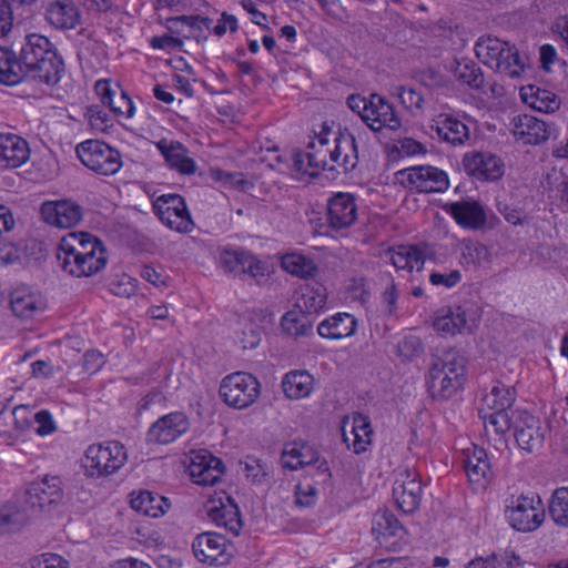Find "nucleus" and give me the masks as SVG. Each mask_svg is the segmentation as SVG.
I'll return each mask as SVG.
<instances>
[{"instance_id": "f257e3e1", "label": "nucleus", "mask_w": 568, "mask_h": 568, "mask_svg": "<svg viewBox=\"0 0 568 568\" xmlns=\"http://www.w3.org/2000/svg\"><path fill=\"white\" fill-rule=\"evenodd\" d=\"M57 258L63 271L77 277L100 272L108 261L102 242L83 232L63 236L57 248Z\"/></svg>"}, {"instance_id": "f03ea898", "label": "nucleus", "mask_w": 568, "mask_h": 568, "mask_svg": "<svg viewBox=\"0 0 568 568\" xmlns=\"http://www.w3.org/2000/svg\"><path fill=\"white\" fill-rule=\"evenodd\" d=\"M18 60L24 79L29 78L48 85L57 84L64 72L63 60L54 45L41 34L32 33L24 38Z\"/></svg>"}, {"instance_id": "7ed1b4c3", "label": "nucleus", "mask_w": 568, "mask_h": 568, "mask_svg": "<svg viewBox=\"0 0 568 568\" xmlns=\"http://www.w3.org/2000/svg\"><path fill=\"white\" fill-rule=\"evenodd\" d=\"M428 387L434 397L450 398L465 381V358L454 348L432 355Z\"/></svg>"}, {"instance_id": "20e7f679", "label": "nucleus", "mask_w": 568, "mask_h": 568, "mask_svg": "<svg viewBox=\"0 0 568 568\" xmlns=\"http://www.w3.org/2000/svg\"><path fill=\"white\" fill-rule=\"evenodd\" d=\"M477 58L491 70L510 78L524 71L517 49L498 38H480L475 47Z\"/></svg>"}, {"instance_id": "39448f33", "label": "nucleus", "mask_w": 568, "mask_h": 568, "mask_svg": "<svg viewBox=\"0 0 568 568\" xmlns=\"http://www.w3.org/2000/svg\"><path fill=\"white\" fill-rule=\"evenodd\" d=\"M126 458L125 447L120 442L92 444L85 450L83 467L88 476L100 478L118 471Z\"/></svg>"}, {"instance_id": "423d86ee", "label": "nucleus", "mask_w": 568, "mask_h": 568, "mask_svg": "<svg viewBox=\"0 0 568 568\" xmlns=\"http://www.w3.org/2000/svg\"><path fill=\"white\" fill-rule=\"evenodd\" d=\"M219 393L227 406L235 409H245L260 397L261 383L251 373L234 372L222 379Z\"/></svg>"}, {"instance_id": "0eeeda50", "label": "nucleus", "mask_w": 568, "mask_h": 568, "mask_svg": "<svg viewBox=\"0 0 568 568\" xmlns=\"http://www.w3.org/2000/svg\"><path fill=\"white\" fill-rule=\"evenodd\" d=\"M75 152L83 165L101 175H113L123 164L119 151L100 140H87Z\"/></svg>"}, {"instance_id": "6e6552de", "label": "nucleus", "mask_w": 568, "mask_h": 568, "mask_svg": "<svg viewBox=\"0 0 568 568\" xmlns=\"http://www.w3.org/2000/svg\"><path fill=\"white\" fill-rule=\"evenodd\" d=\"M332 149L327 133L317 135L308 143L305 152L294 153L293 169L312 178L318 175L323 170H336V165L332 161Z\"/></svg>"}, {"instance_id": "1a4fd4ad", "label": "nucleus", "mask_w": 568, "mask_h": 568, "mask_svg": "<svg viewBox=\"0 0 568 568\" xmlns=\"http://www.w3.org/2000/svg\"><path fill=\"white\" fill-rule=\"evenodd\" d=\"M399 183L419 193H440L448 189L449 180L445 171L432 165H416L396 173Z\"/></svg>"}, {"instance_id": "9d476101", "label": "nucleus", "mask_w": 568, "mask_h": 568, "mask_svg": "<svg viewBox=\"0 0 568 568\" xmlns=\"http://www.w3.org/2000/svg\"><path fill=\"white\" fill-rule=\"evenodd\" d=\"M505 514L509 525L521 532L536 530L545 519L540 499L524 495L513 498Z\"/></svg>"}, {"instance_id": "9b49d317", "label": "nucleus", "mask_w": 568, "mask_h": 568, "mask_svg": "<svg viewBox=\"0 0 568 568\" xmlns=\"http://www.w3.org/2000/svg\"><path fill=\"white\" fill-rule=\"evenodd\" d=\"M153 211L161 222L179 233H190L194 223L184 199L179 194H163L153 202Z\"/></svg>"}, {"instance_id": "f8f14e48", "label": "nucleus", "mask_w": 568, "mask_h": 568, "mask_svg": "<svg viewBox=\"0 0 568 568\" xmlns=\"http://www.w3.org/2000/svg\"><path fill=\"white\" fill-rule=\"evenodd\" d=\"M63 487L59 476L45 475L43 478L30 483L24 493V503L34 510H43L47 506L62 500Z\"/></svg>"}, {"instance_id": "ddd939ff", "label": "nucleus", "mask_w": 568, "mask_h": 568, "mask_svg": "<svg viewBox=\"0 0 568 568\" xmlns=\"http://www.w3.org/2000/svg\"><path fill=\"white\" fill-rule=\"evenodd\" d=\"M222 264L226 272L234 275H248L257 284L264 283L268 277L267 266L254 255L243 250H225Z\"/></svg>"}, {"instance_id": "4468645a", "label": "nucleus", "mask_w": 568, "mask_h": 568, "mask_svg": "<svg viewBox=\"0 0 568 568\" xmlns=\"http://www.w3.org/2000/svg\"><path fill=\"white\" fill-rule=\"evenodd\" d=\"M476 326L474 312L464 306H454L437 311L433 320V327L443 335H456L471 332Z\"/></svg>"}, {"instance_id": "2eb2a0df", "label": "nucleus", "mask_w": 568, "mask_h": 568, "mask_svg": "<svg viewBox=\"0 0 568 568\" xmlns=\"http://www.w3.org/2000/svg\"><path fill=\"white\" fill-rule=\"evenodd\" d=\"M230 546L224 536L215 532L201 534L192 544L195 558L209 565L226 564L231 557Z\"/></svg>"}, {"instance_id": "dca6fc26", "label": "nucleus", "mask_w": 568, "mask_h": 568, "mask_svg": "<svg viewBox=\"0 0 568 568\" xmlns=\"http://www.w3.org/2000/svg\"><path fill=\"white\" fill-rule=\"evenodd\" d=\"M189 473L197 485L213 486L224 474L222 460L207 450L193 452L189 465Z\"/></svg>"}, {"instance_id": "f3484780", "label": "nucleus", "mask_w": 568, "mask_h": 568, "mask_svg": "<svg viewBox=\"0 0 568 568\" xmlns=\"http://www.w3.org/2000/svg\"><path fill=\"white\" fill-rule=\"evenodd\" d=\"M190 428V422L185 414L175 412L162 416L153 423L148 432V442L160 445L173 443Z\"/></svg>"}, {"instance_id": "a211bd4d", "label": "nucleus", "mask_w": 568, "mask_h": 568, "mask_svg": "<svg viewBox=\"0 0 568 568\" xmlns=\"http://www.w3.org/2000/svg\"><path fill=\"white\" fill-rule=\"evenodd\" d=\"M40 213L45 223L59 229H71L83 217L82 207L70 200L44 202Z\"/></svg>"}, {"instance_id": "6ab92c4d", "label": "nucleus", "mask_w": 568, "mask_h": 568, "mask_svg": "<svg viewBox=\"0 0 568 568\" xmlns=\"http://www.w3.org/2000/svg\"><path fill=\"white\" fill-rule=\"evenodd\" d=\"M548 430V425L538 417L523 413L515 426V438L521 449L532 453L542 447Z\"/></svg>"}, {"instance_id": "aec40b11", "label": "nucleus", "mask_w": 568, "mask_h": 568, "mask_svg": "<svg viewBox=\"0 0 568 568\" xmlns=\"http://www.w3.org/2000/svg\"><path fill=\"white\" fill-rule=\"evenodd\" d=\"M463 165L467 174L480 181H495L504 174L503 161L489 152H467L463 158Z\"/></svg>"}, {"instance_id": "412c9836", "label": "nucleus", "mask_w": 568, "mask_h": 568, "mask_svg": "<svg viewBox=\"0 0 568 568\" xmlns=\"http://www.w3.org/2000/svg\"><path fill=\"white\" fill-rule=\"evenodd\" d=\"M393 496L397 507L405 514L415 511L422 498V485L414 470L399 474L393 487Z\"/></svg>"}, {"instance_id": "4be33fe9", "label": "nucleus", "mask_w": 568, "mask_h": 568, "mask_svg": "<svg viewBox=\"0 0 568 568\" xmlns=\"http://www.w3.org/2000/svg\"><path fill=\"white\" fill-rule=\"evenodd\" d=\"M206 514L216 526L225 528L234 536L240 534L242 528L240 510L231 497L210 499L206 504Z\"/></svg>"}, {"instance_id": "5701e85b", "label": "nucleus", "mask_w": 568, "mask_h": 568, "mask_svg": "<svg viewBox=\"0 0 568 568\" xmlns=\"http://www.w3.org/2000/svg\"><path fill=\"white\" fill-rule=\"evenodd\" d=\"M332 146V161L336 165V171L348 173L357 166L358 151L356 140L348 130L335 134Z\"/></svg>"}, {"instance_id": "b1692460", "label": "nucleus", "mask_w": 568, "mask_h": 568, "mask_svg": "<svg viewBox=\"0 0 568 568\" xmlns=\"http://www.w3.org/2000/svg\"><path fill=\"white\" fill-rule=\"evenodd\" d=\"M357 219L355 197L348 193L334 195L327 207V222L334 230L349 227Z\"/></svg>"}, {"instance_id": "393cba45", "label": "nucleus", "mask_w": 568, "mask_h": 568, "mask_svg": "<svg viewBox=\"0 0 568 568\" xmlns=\"http://www.w3.org/2000/svg\"><path fill=\"white\" fill-rule=\"evenodd\" d=\"M10 305L18 317L29 320L42 314L47 302L40 292L29 286H21L11 293Z\"/></svg>"}, {"instance_id": "a878e982", "label": "nucleus", "mask_w": 568, "mask_h": 568, "mask_svg": "<svg viewBox=\"0 0 568 568\" xmlns=\"http://www.w3.org/2000/svg\"><path fill=\"white\" fill-rule=\"evenodd\" d=\"M430 130L438 139L454 146L464 145L470 139L468 126L450 114H438L432 120Z\"/></svg>"}, {"instance_id": "bb28decb", "label": "nucleus", "mask_w": 568, "mask_h": 568, "mask_svg": "<svg viewBox=\"0 0 568 568\" xmlns=\"http://www.w3.org/2000/svg\"><path fill=\"white\" fill-rule=\"evenodd\" d=\"M47 22L58 30H72L81 23V12L72 0H53L44 10Z\"/></svg>"}, {"instance_id": "cd10ccee", "label": "nucleus", "mask_w": 568, "mask_h": 568, "mask_svg": "<svg viewBox=\"0 0 568 568\" xmlns=\"http://www.w3.org/2000/svg\"><path fill=\"white\" fill-rule=\"evenodd\" d=\"M372 426L368 417L362 414H354L351 420H344L342 426L343 442L347 447H353L356 454L366 450L372 442Z\"/></svg>"}, {"instance_id": "c85d7f7f", "label": "nucleus", "mask_w": 568, "mask_h": 568, "mask_svg": "<svg viewBox=\"0 0 568 568\" xmlns=\"http://www.w3.org/2000/svg\"><path fill=\"white\" fill-rule=\"evenodd\" d=\"M30 158L28 142L13 133H0V168L16 169Z\"/></svg>"}, {"instance_id": "c756f323", "label": "nucleus", "mask_w": 568, "mask_h": 568, "mask_svg": "<svg viewBox=\"0 0 568 568\" xmlns=\"http://www.w3.org/2000/svg\"><path fill=\"white\" fill-rule=\"evenodd\" d=\"M515 138L524 144H540L548 140L550 132L547 123L530 114H519L513 119Z\"/></svg>"}, {"instance_id": "7c9ffc66", "label": "nucleus", "mask_w": 568, "mask_h": 568, "mask_svg": "<svg viewBox=\"0 0 568 568\" xmlns=\"http://www.w3.org/2000/svg\"><path fill=\"white\" fill-rule=\"evenodd\" d=\"M464 468L471 484L485 487L491 475V467L486 450L473 445L464 452Z\"/></svg>"}, {"instance_id": "2f4dec72", "label": "nucleus", "mask_w": 568, "mask_h": 568, "mask_svg": "<svg viewBox=\"0 0 568 568\" xmlns=\"http://www.w3.org/2000/svg\"><path fill=\"white\" fill-rule=\"evenodd\" d=\"M447 212L459 225L467 229H480L487 221L484 206L476 201H458L450 203L447 207Z\"/></svg>"}, {"instance_id": "473e14b6", "label": "nucleus", "mask_w": 568, "mask_h": 568, "mask_svg": "<svg viewBox=\"0 0 568 568\" xmlns=\"http://www.w3.org/2000/svg\"><path fill=\"white\" fill-rule=\"evenodd\" d=\"M357 320L349 313H337L317 326L318 335L328 339H342L356 333Z\"/></svg>"}, {"instance_id": "72a5a7b5", "label": "nucleus", "mask_w": 568, "mask_h": 568, "mask_svg": "<svg viewBox=\"0 0 568 568\" xmlns=\"http://www.w3.org/2000/svg\"><path fill=\"white\" fill-rule=\"evenodd\" d=\"M156 148L165 158L168 165L182 174H193L196 170L195 162L187 155V150L180 142L161 140Z\"/></svg>"}, {"instance_id": "f704fd0d", "label": "nucleus", "mask_w": 568, "mask_h": 568, "mask_svg": "<svg viewBox=\"0 0 568 568\" xmlns=\"http://www.w3.org/2000/svg\"><path fill=\"white\" fill-rule=\"evenodd\" d=\"M130 503L133 510L152 518L163 516L170 508V503L165 497L148 490L133 496Z\"/></svg>"}, {"instance_id": "c9c22d12", "label": "nucleus", "mask_w": 568, "mask_h": 568, "mask_svg": "<svg viewBox=\"0 0 568 568\" xmlns=\"http://www.w3.org/2000/svg\"><path fill=\"white\" fill-rule=\"evenodd\" d=\"M516 399L515 388L501 383H496L489 393L481 399V407L485 412L510 410Z\"/></svg>"}, {"instance_id": "e433bc0d", "label": "nucleus", "mask_w": 568, "mask_h": 568, "mask_svg": "<svg viewBox=\"0 0 568 568\" xmlns=\"http://www.w3.org/2000/svg\"><path fill=\"white\" fill-rule=\"evenodd\" d=\"M172 23L183 37L200 42L206 39V32L211 29L213 20L201 16H181L172 19Z\"/></svg>"}, {"instance_id": "4c0bfd02", "label": "nucleus", "mask_w": 568, "mask_h": 568, "mask_svg": "<svg viewBox=\"0 0 568 568\" xmlns=\"http://www.w3.org/2000/svg\"><path fill=\"white\" fill-rule=\"evenodd\" d=\"M282 387L288 398H305L310 396L313 390L314 378L306 371H293L284 376Z\"/></svg>"}, {"instance_id": "58836bf2", "label": "nucleus", "mask_w": 568, "mask_h": 568, "mask_svg": "<svg viewBox=\"0 0 568 568\" xmlns=\"http://www.w3.org/2000/svg\"><path fill=\"white\" fill-rule=\"evenodd\" d=\"M389 258L392 264L397 270H406L412 272L413 270H422L425 255L422 250L410 245H399L388 250Z\"/></svg>"}, {"instance_id": "ea45409f", "label": "nucleus", "mask_w": 568, "mask_h": 568, "mask_svg": "<svg viewBox=\"0 0 568 568\" xmlns=\"http://www.w3.org/2000/svg\"><path fill=\"white\" fill-rule=\"evenodd\" d=\"M325 288L304 286L300 290L294 307L308 316L318 313L326 304Z\"/></svg>"}, {"instance_id": "a19ab883", "label": "nucleus", "mask_w": 568, "mask_h": 568, "mask_svg": "<svg viewBox=\"0 0 568 568\" xmlns=\"http://www.w3.org/2000/svg\"><path fill=\"white\" fill-rule=\"evenodd\" d=\"M24 80V73L16 53L0 47V83L16 85Z\"/></svg>"}, {"instance_id": "79ce46f5", "label": "nucleus", "mask_w": 568, "mask_h": 568, "mask_svg": "<svg viewBox=\"0 0 568 568\" xmlns=\"http://www.w3.org/2000/svg\"><path fill=\"white\" fill-rule=\"evenodd\" d=\"M283 329L292 336H305L312 332L313 320L307 314L295 308L282 317Z\"/></svg>"}, {"instance_id": "37998d69", "label": "nucleus", "mask_w": 568, "mask_h": 568, "mask_svg": "<svg viewBox=\"0 0 568 568\" xmlns=\"http://www.w3.org/2000/svg\"><path fill=\"white\" fill-rule=\"evenodd\" d=\"M282 267L287 273L302 278L314 277L317 273V267L312 260L295 253L283 256Z\"/></svg>"}, {"instance_id": "c03bdc74", "label": "nucleus", "mask_w": 568, "mask_h": 568, "mask_svg": "<svg viewBox=\"0 0 568 568\" xmlns=\"http://www.w3.org/2000/svg\"><path fill=\"white\" fill-rule=\"evenodd\" d=\"M479 416L488 435L493 433L496 436H503L511 427L510 410L485 412V409H479Z\"/></svg>"}, {"instance_id": "a18cd8bd", "label": "nucleus", "mask_w": 568, "mask_h": 568, "mask_svg": "<svg viewBox=\"0 0 568 568\" xmlns=\"http://www.w3.org/2000/svg\"><path fill=\"white\" fill-rule=\"evenodd\" d=\"M455 75L459 81L474 89L481 88L484 83V75L480 68L470 60L457 61Z\"/></svg>"}, {"instance_id": "49530a36", "label": "nucleus", "mask_w": 568, "mask_h": 568, "mask_svg": "<svg viewBox=\"0 0 568 568\" xmlns=\"http://www.w3.org/2000/svg\"><path fill=\"white\" fill-rule=\"evenodd\" d=\"M549 514L556 525L568 527V488L562 487L555 490Z\"/></svg>"}, {"instance_id": "de8ad7c7", "label": "nucleus", "mask_w": 568, "mask_h": 568, "mask_svg": "<svg viewBox=\"0 0 568 568\" xmlns=\"http://www.w3.org/2000/svg\"><path fill=\"white\" fill-rule=\"evenodd\" d=\"M373 529L383 538L400 536L404 531V527L396 516L387 510L378 511L375 515Z\"/></svg>"}, {"instance_id": "09e8293b", "label": "nucleus", "mask_w": 568, "mask_h": 568, "mask_svg": "<svg viewBox=\"0 0 568 568\" xmlns=\"http://www.w3.org/2000/svg\"><path fill=\"white\" fill-rule=\"evenodd\" d=\"M405 109L412 112L413 115H420L425 112L426 100L423 94L415 89L396 87L395 92Z\"/></svg>"}, {"instance_id": "8fccbe9b", "label": "nucleus", "mask_w": 568, "mask_h": 568, "mask_svg": "<svg viewBox=\"0 0 568 568\" xmlns=\"http://www.w3.org/2000/svg\"><path fill=\"white\" fill-rule=\"evenodd\" d=\"M382 102L386 101L377 94H372L371 105H368V109H366V112H364V122L371 130L375 132L382 130V121L384 114V110L382 109Z\"/></svg>"}, {"instance_id": "3c124183", "label": "nucleus", "mask_w": 568, "mask_h": 568, "mask_svg": "<svg viewBox=\"0 0 568 568\" xmlns=\"http://www.w3.org/2000/svg\"><path fill=\"white\" fill-rule=\"evenodd\" d=\"M332 473L329 470L326 459H322L316 465L312 466L307 470V475L304 479H310L322 491H325L331 486Z\"/></svg>"}, {"instance_id": "603ef678", "label": "nucleus", "mask_w": 568, "mask_h": 568, "mask_svg": "<svg viewBox=\"0 0 568 568\" xmlns=\"http://www.w3.org/2000/svg\"><path fill=\"white\" fill-rule=\"evenodd\" d=\"M320 491L322 490L310 479H303L295 488L296 505L300 507L315 505Z\"/></svg>"}, {"instance_id": "864d4df0", "label": "nucleus", "mask_w": 568, "mask_h": 568, "mask_svg": "<svg viewBox=\"0 0 568 568\" xmlns=\"http://www.w3.org/2000/svg\"><path fill=\"white\" fill-rule=\"evenodd\" d=\"M85 116L91 128L99 132H105L112 126V120L100 105H90L87 109Z\"/></svg>"}, {"instance_id": "5fc2aeb1", "label": "nucleus", "mask_w": 568, "mask_h": 568, "mask_svg": "<svg viewBox=\"0 0 568 568\" xmlns=\"http://www.w3.org/2000/svg\"><path fill=\"white\" fill-rule=\"evenodd\" d=\"M110 110L118 116L131 119L134 115L135 106L131 98L122 90L119 97H114L113 102L109 105Z\"/></svg>"}, {"instance_id": "6e6d98bb", "label": "nucleus", "mask_w": 568, "mask_h": 568, "mask_svg": "<svg viewBox=\"0 0 568 568\" xmlns=\"http://www.w3.org/2000/svg\"><path fill=\"white\" fill-rule=\"evenodd\" d=\"M323 458L311 446L302 444L301 453L297 462H286V468L296 470L300 467L308 466L310 468L321 462Z\"/></svg>"}, {"instance_id": "4d7b16f0", "label": "nucleus", "mask_w": 568, "mask_h": 568, "mask_svg": "<svg viewBox=\"0 0 568 568\" xmlns=\"http://www.w3.org/2000/svg\"><path fill=\"white\" fill-rule=\"evenodd\" d=\"M28 568H70L69 561L60 555L43 554L30 560Z\"/></svg>"}, {"instance_id": "13d9d810", "label": "nucleus", "mask_w": 568, "mask_h": 568, "mask_svg": "<svg viewBox=\"0 0 568 568\" xmlns=\"http://www.w3.org/2000/svg\"><path fill=\"white\" fill-rule=\"evenodd\" d=\"M111 292L120 297H131L136 293L135 280L123 275L118 281L111 283Z\"/></svg>"}, {"instance_id": "bf43d9fd", "label": "nucleus", "mask_w": 568, "mask_h": 568, "mask_svg": "<svg viewBox=\"0 0 568 568\" xmlns=\"http://www.w3.org/2000/svg\"><path fill=\"white\" fill-rule=\"evenodd\" d=\"M20 257L21 251L14 243L0 241V266L16 263Z\"/></svg>"}, {"instance_id": "052dcab7", "label": "nucleus", "mask_w": 568, "mask_h": 568, "mask_svg": "<svg viewBox=\"0 0 568 568\" xmlns=\"http://www.w3.org/2000/svg\"><path fill=\"white\" fill-rule=\"evenodd\" d=\"M94 89L103 105L106 106L113 102L114 97L120 91V88L118 85L113 88L109 80L97 81Z\"/></svg>"}, {"instance_id": "680f3d73", "label": "nucleus", "mask_w": 568, "mask_h": 568, "mask_svg": "<svg viewBox=\"0 0 568 568\" xmlns=\"http://www.w3.org/2000/svg\"><path fill=\"white\" fill-rule=\"evenodd\" d=\"M13 26V12L7 0H0V38L6 37Z\"/></svg>"}, {"instance_id": "e2e57ef3", "label": "nucleus", "mask_w": 568, "mask_h": 568, "mask_svg": "<svg viewBox=\"0 0 568 568\" xmlns=\"http://www.w3.org/2000/svg\"><path fill=\"white\" fill-rule=\"evenodd\" d=\"M534 108L539 111L554 112L558 109L559 103L555 97H550L547 91H537L536 101L530 103Z\"/></svg>"}, {"instance_id": "0e129e2a", "label": "nucleus", "mask_w": 568, "mask_h": 568, "mask_svg": "<svg viewBox=\"0 0 568 568\" xmlns=\"http://www.w3.org/2000/svg\"><path fill=\"white\" fill-rule=\"evenodd\" d=\"M38 427L37 434L41 436L50 435L55 430V424L52 419L51 414L48 410H40L34 416Z\"/></svg>"}, {"instance_id": "69168bd1", "label": "nucleus", "mask_w": 568, "mask_h": 568, "mask_svg": "<svg viewBox=\"0 0 568 568\" xmlns=\"http://www.w3.org/2000/svg\"><path fill=\"white\" fill-rule=\"evenodd\" d=\"M244 473L247 478H250L253 483H261L262 479L267 475V469L265 465H262L256 459H250L245 462Z\"/></svg>"}, {"instance_id": "338daca9", "label": "nucleus", "mask_w": 568, "mask_h": 568, "mask_svg": "<svg viewBox=\"0 0 568 568\" xmlns=\"http://www.w3.org/2000/svg\"><path fill=\"white\" fill-rule=\"evenodd\" d=\"M82 365L84 371L93 374L104 365V357L99 351L90 349L83 355Z\"/></svg>"}, {"instance_id": "774afa93", "label": "nucleus", "mask_w": 568, "mask_h": 568, "mask_svg": "<svg viewBox=\"0 0 568 568\" xmlns=\"http://www.w3.org/2000/svg\"><path fill=\"white\" fill-rule=\"evenodd\" d=\"M213 32L217 37H222L229 30L231 32L236 31L237 29V20L234 16L227 14L226 12L222 13L221 18L217 22L211 27Z\"/></svg>"}]
</instances>
